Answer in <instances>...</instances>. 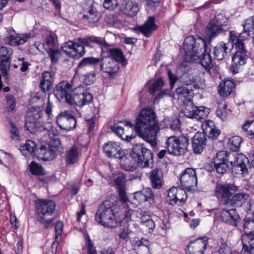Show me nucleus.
Listing matches in <instances>:
<instances>
[{"instance_id":"nucleus-1","label":"nucleus","mask_w":254,"mask_h":254,"mask_svg":"<svg viewBox=\"0 0 254 254\" xmlns=\"http://www.w3.org/2000/svg\"><path fill=\"white\" fill-rule=\"evenodd\" d=\"M154 111L150 108L141 110L139 113L135 125L129 121H126V128L130 131L135 130L139 136L148 142L152 146L157 144V134L159 127L156 123Z\"/></svg>"},{"instance_id":"nucleus-2","label":"nucleus","mask_w":254,"mask_h":254,"mask_svg":"<svg viewBox=\"0 0 254 254\" xmlns=\"http://www.w3.org/2000/svg\"><path fill=\"white\" fill-rule=\"evenodd\" d=\"M183 49L186 62H192L198 60L201 54L200 64L210 75H215L217 72V67L212 66V59L210 55L206 53V43L203 39L200 37L195 38L192 36L187 37L184 41Z\"/></svg>"},{"instance_id":"nucleus-3","label":"nucleus","mask_w":254,"mask_h":254,"mask_svg":"<svg viewBox=\"0 0 254 254\" xmlns=\"http://www.w3.org/2000/svg\"><path fill=\"white\" fill-rule=\"evenodd\" d=\"M229 39L232 42L231 44V47L235 45L236 49V52L232 57V64L231 66V71L235 74L239 72L241 66L246 63L249 57V52L242 39V34L230 31Z\"/></svg>"},{"instance_id":"nucleus-4","label":"nucleus","mask_w":254,"mask_h":254,"mask_svg":"<svg viewBox=\"0 0 254 254\" xmlns=\"http://www.w3.org/2000/svg\"><path fill=\"white\" fill-rule=\"evenodd\" d=\"M203 132H198L192 138V147L194 153L200 154L206 146V135L210 138H216L220 134V130L216 128L214 122L206 120L202 124Z\"/></svg>"},{"instance_id":"nucleus-5","label":"nucleus","mask_w":254,"mask_h":254,"mask_svg":"<svg viewBox=\"0 0 254 254\" xmlns=\"http://www.w3.org/2000/svg\"><path fill=\"white\" fill-rule=\"evenodd\" d=\"M42 115V112L39 107L29 108L26 114L25 126L26 129L31 133L39 132V134L43 135L46 138V135L48 136L51 135L53 126L52 123L47 122L44 127H42L38 130V120Z\"/></svg>"},{"instance_id":"nucleus-6","label":"nucleus","mask_w":254,"mask_h":254,"mask_svg":"<svg viewBox=\"0 0 254 254\" xmlns=\"http://www.w3.org/2000/svg\"><path fill=\"white\" fill-rule=\"evenodd\" d=\"M37 220L46 228H51L53 225L56 210L55 202L49 199H39L36 202Z\"/></svg>"},{"instance_id":"nucleus-7","label":"nucleus","mask_w":254,"mask_h":254,"mask_svg":"<svg viewBox=\"0 0 254 254\" xmlns=\"http://www.w3.org/2000/svg\"><path fill=\"white\" fill-rule=\"evenodd\" d=\"M115 204L106 200L99 206L95 216V220L104 227L115 228L118 225L114 212Z\"/></svg>"},{"instance_id":"nucleus-8","label":"nucleus","mask_w":254,"mask_h":254,"mask_svg":"<svg viewBox=\"0 0 254 254\" xmlns=\"http://www.w3.org/2000/svg\"><path fill=\"white\" fill-rule=\"evenodd\" d=\"M131 157L140 168H152L153 165L151 152L143 144H137L132 148Z\"/></svg>"},{"instance_id":"nucleus-9","label":"nucleus","mask_w":254,"mask_h":254,"mask_svg":"<svg viewBox=\"0 0 254 254\" xmlns=\"http://www.w3.org/2000/svg\"><path fill=\"white\" fill-rule=\"evenodd\" d=\"M189 139L184 136L169 137L166 142V148L169 154L176 156L185 154L188 150Z\"/></svg>"},{"instance_id":"nucleus-10","label":"nucleus","mask_w":254,"mask_h":254,"mask_svg":"<svg viewBox=\"0 0 254 254\" xmlns=\"http://www.w3.org/2000/svg\"><path fill=\"white\" fill-rule=\"evenodd\" d=\"M104 152L109 157L118 158L121 160L122 168L126 170L129 169L130 165L128 163V159L126 157L124 150H123L118 142H109L104 147Z\"/></svg>"},{"instance_id":"nucleus-11","label":"nucleus","mask_w":254,"mask_h":254,"mask_svg":"<svg viewBox=\"0 0 254 254\" xmlns=\"http://www.w3.org/2000/svg\"><path fill=\"white\" fill-rule=\"evenodd\" d=\"M73 94L70 105L74 104L79 107H82L89 104L92 101V95L87 92L85 88L82 86H79L74 88L73 91Z\"/></svg>"},{"instance_id":"nucleus-12","label":"nucleus","mask_w":254,"mask_h":254,"mask_svg":"<svg viewBox=\"0 0 254 254\" xmlns=\"http://www.w3.org/2000/svg\"><path fill=\"white\" fill-rule=\"evenodd\" d=\"M73 91L71 85L67 81H63L56 86L54 92L58 100L69 104L73 95Z\"/></svg>"},{"instance_id":"nucleus-13","label":"nucleus","mask_w":254,"mask_h":254,"mask_svg":"<svg viewBox=\"0 0 254 254\" xmlns=\"http://www.w3.org/2000/svg\"><path fill=\"white\" fill-rule=\"evenodd\" d=\"M57 124L63 130L68 131L74 129L76 126L75 118L69 111H64L57 117Z\"/></svg>"},{"instance_id":"nucleus-14","label":"nucleus","mask_w":254,"mask_h":254,"mask_svg":"<svg viewBox=\"0 0 254 254\" xmlns=\"http://www.w3.org/2000/svg\"><path fill=\"white\" fill-rule=\"evenodd\" d=\"M184 110V114L188 118L195 119L197 120L206 118L209 113V109L204 107H197L192 105L191 102L186 104Z\"/></svg>"},{"instance_id":"nucleus-15","label":"nucleus","mask_w":254,"mask_h":254,"mask_svg":"<svg viewBox=\"0 0 254 254\" xmlns=\"http://www.w3.org/2000/svg\"><path fill=\"white\" fill-rule=\"evenodd\" d=\"M180 180L182 187L187 190H190L197 184L196 172L194 169L188 168L180 175Z\"/></svg>"},{"instance_id":"nucleus-16","label":"nucleus","mask_w":254,"mask_h":254,"mask_svg":"<svg viewBox=\"0 0 254 254\" xmlns=\"http://www.w3.org/2000/svg\"><path fill=\"white\" fill-rule=\"evenodd\" d=\"M168 196L170 204L174 205L183 204L187 199V196L185 190L180 187H172L168 192Z\"/></svg>"},{"instance_id":"nucleus-17","label":"nucleus","mask_w":254,"mask_h":254,"mask_svg":"<svg viewBox=\"0 0 254 254\" xmlns=\"http://www.w3.org/2000/svg\"><path fill=\"white\" fill-rule=\"evenodd\" d=\"M249 162V159L246 156L243 154H237L235 157L233 162L230 161L232 172L236 175H244L248 173L247 164Z\"/></svg>"},{"instance_id":"nucleus-18","label":"nucleus","mask_w":254,"mask_h":254,"mask_svg":"<svg viewBox=\"0 0 254 254\" xmlns=\"http://www.w3.org/2000/svg\"><path fill=\"white\" fill-rule=\"evenodd\" d=\"M12 54V51L10 48L3 46L0 48V68L3 77H6L8 74Z\"/></svg>"},{"instance_id":"nucleus-19","label":"nucleus","mask_w":254,"mask_h":254,"mask_svg":"<svg viewBox=\"0 0 254 254\" xmlns=\"http://www.w3.org/2000/svg\"><path fill=\"white\" fill-rule=\"evenodd\" d=\"M100 62L101 69L109 77L114 76L119 69V64L111 58L105 57Z\"/></svg>"},{"instance_id":"nucleus-20","label":"nucleus","mask_w":254,"mask_h":254,"mask_svg":"<svg viewBox=\"0 0 254 254\" xmlns=\"http://www.w3.org/2000/svg\"><path fill=\"white\" fill-rule=\"evenodd\" d=\"M238 190V187L232 184H218L215 188L216 195L225 200L230 199L234 192Z\"/></svg>"},{"instance_id":"nucleus-21","label":"nucleus","mask_w":254,"mask_h":254,"mask_svg":"<svg viewBox=\"0 0 254 254\" xmlns=\"http://www.w3.org/2000/svg\"><path fill=\"white\" fill-rule=\"evenodd\" d=\"M220 217L223 222L235 227L240 218L236 209L234 208H223L221 212Z\"/></svg>"},{"instance_id":"nucleus-22","label":"nucleus","mask_w":254,"mask_h":254,"mask_svg":"<svg viewBox=\"0 0 254 254\" xmlns=\"http://www.w3.org/2000/svg\"><path fill=\"white\" fill-rule=\"evenodd\" d=\"M207 245V239H197L190 242L187 252L189 254H203Z\"/></svg>"},{"instance_id":"nucleus-23","label":"nucleus","mask_w":254,"mask_h":254,"mask_svg":"<svg viewBox=\"0 0 254 254\" xmlns=\"http://www.w3.org/2000/svg\"><path fill=\"white\" fill-rule=\"evenodd\" d=\"M120 9L129 16L135 15L139 10L138 3L132 0H122Z\"/></svg>"},{"instance_id":"nucleus-24","label":"nucleus","mask_w":254,"mask_h":254,"mask_svg":"<svg viewBox=\"0 0 254 254\" xmlns=\"http://www.w3.org/2000/svg\"><path fill=\"white\" fill-rule=\"evenodd\" d=\"M35 156L38 159L44 161L52 160L56 158L53 151L50 149L45 142L41 144L39 148L36 149Z\"/></svg>"},{"instance_id":"nucleus-25","label":"nucleus","mask_w":254,"mask_h":254,"mask_svg":"<svg viewBox=\"0 0 254 254\" xmlns=\"http://www.w3.org/2000/svg\"><path fill=\"white\" fill-rule=\"evenodd\" d=\"M249 195L246 193H238L224 202L223 204L227 206H241L248 198Z\"/></svg>"},{"instance_id":"nucleus-26","label":"nucleus","mask_w":254,"mask_h":254,"mask_svg":"<svg viewBox=\"0 0 254 254\" xmlns=\"http://www.w3.org/2000/svg\"><path fill=\"white\" fill-rule=\"evenodd\" d=\"M234 85V82L232 80H223L221 82L218 88L219 94L223 97H227L232 93Z\"/></svg>"},{"instance_id":"nucleus-27","label":"nucleus","mask_w":254,"mask_h":254,"mask_svg":"<svg viewBox=\"0 0 254 254\" xmlns=\"http://www.w3.org/2000/svg\"><path fill=\"white\" fill-rule=\"evenodd\" d=\"M83 18L89 23H95L100 18L98 13L95 8L92 5L84 8Z\"/></svg>"},{"instance_id":"nucleus-28","label":"nucleus","mask_w":254,"mask_h":254,"mask_svg":"<svg viewBox=\"0 0 254 254\" xmlns=\"http://www.w3.org/2000/svg\"><path fill=\"white\" fill-rule=\"evenodd\" d=\"M137 28L145 36L149 37L152 31L157 29L155 24V18L153 17H149L143 25L138 27Z\"/></svg>"},{"instance_id":"nucleus-29","label":"nucleus","mask_w":254,"mask_h":254,"mask_svg":"<svg viewBox=\"0 0 254 254\" xmlns=\"http://www.w3.org/2000/svg\"><path fill=\"white\" fill-rule=\"evenodd\" d=\"M79 41L86 46L91 47H94L95 44L100 45L101 48H106L109 46V45L105 41L104 39L96 36L80 38Z\"/></svg>"},{"instance_id":"nucleus-30","label":"nucleus","mask_w":254,"mask_h":254,"mask_svg":"<svg viewBox=\"0 0 254 254\" xmlns=\"http://www.w3.org/2000/svg\"><path fill=\"white\" fill-rule=\"evenodd\" d=\"M80 151L79 147L74 144L67 151L65 154V161L67 164H73L79 158Z\"/></svg>"},{"instance_id":"nucleus-31","label":"nucleus","mask_w":254,"mask_h":254,"mask_svg":"<svg viewBox=\"0 0 254 254\" xmlns=\"http://www.w3.org/2000/svg\"><path fill=\"white\" fill-rule=\"evenodd\" d=\"M36 147V144L34 141L28 139L25 143L20 145L19 149L24 156L29 158L33 154L35 155Z\"/></svg>"},{"instance_id":"nucleus-32","label":"nucleus","mask_w":254,"mask_h":254,"mask_svg":"<svg viewBox=\"0 0 254 254\" xmlns=\"http://www.w3.org/2000/svg\"><path fill=\"white\" fill-rule=\"evenodd\" d=\"M149 180L151 185L153 189H159L162 187V176L159 169L155 168L150 172Z\"/></svg>"},{"instance_id":"nucleus-33","label":"nucleus","mask_w":254,"mask_h":254,"mask_svg":"<svg viewBox=\"0 0 254 254\" xmlns=\"http://www.w3.org/2000/svg\"><path fill=\"white\" fill-rule=\"evenodd\" d=\"M177 98L179 102L185 105L191 102L190 97V90L186 86L178 87L176 90Z\"/></svg>"},{"instance_id":"nucleus-34","label":"nucleus","mask_w":254,"mask_h":254,"mask_svg":"<svg viewBox=\"0 0 254 254\" xmlns=\"http://www.w3.org/2000/svg\"><path fill=\"white\" fill-rule=\"evenodd\" d=\"M229 43L226 44L223 42L219 43L214 48V58L218 61L223 60L227 53Z\"/></svg>"},{"instance_id":"nucleus-35","label":"nucleus","mask_w":254,"mask_h":254,"mask_svg":"<svg viewBox=\"0 0 254 254\" xmlns=\"http://www.w3.org/2000/svg\"><path fill=\"white\" fill-rule=\"evenodd\" d=\"M80 38H78L75 40V43L74 47L72 48L71 52H69V57L75 59H79L83 56L85 53L84 46L83 43L79 41Z\"/></svg>"},{"instance_id":"nucleus-36","label":"nucleus","mask_w":254,"mask_h":254,"mask_svg":"<svg viewBox=\"0 0 254 254\" xmlns=\"http://www.w3.org/2000/svg\"><path fill=\"white\" fill-rule=\"evenodd\" d=\"M152 197L153 194L150 188H146L141 191L134 193V198L139 203L150 201Z\"/></svg>"},{"instance_id":"nucleus-37","label":"nucleus","mask_w":254,"mask_h":254,"mask_svg":"<svg viewBox=\"0 0 254 254\" xmlns=\"http://www.w3.org/2000/svg\"><path fill=\"white\" fill-rule=\"evenodd\" d=\"M112 131L116 133L120 137L127 141H130L134 138L135 135L134 134H128L127 130H125L124 127L120 125H115L111 127Z\"/></svg>"},{"instance_id":"nucleus-38","label":"nucleus","mask_w":254,"mask_h":254,"mask_svg":"<svg viewBox=\"0 0 254 254\" xmlns=\"http://www.w3.org/2000/svg\"><path fill=\"white\" fill-rule=\"evenodd\" d=\"M29 37L27 34L11 35L7 38L6 42L11 46H18L24 44Z\"/></svg>"},{"instance_id":"nucleus-39","label":"nucleus","mask_w":254,"mask_h":254,"mask_svg":"<svg viewBox=\"0 0 254 254\" xmlns=\"http://www.w3.org/2000/svg\"><path fill=\"white\" fill-rule=\"evenodd\" d=\"M223 29L217 24H213V22L210 21L207 26L206 34L209 38H213L218 34L220 33Z\"/></svg>"},{"instance_id":"nucleus-40","label":"nucleus","mask_w":254,"mask_h":254,"mask_svg":"<svg viewBox=\"0 0 254 254\" xmlns=\"http://www.w3.org/2000/svg\"><path fill=\"white\" fill-rule=\"evenodd\" d=\"M107 58H111L116 61L117 63H123L125 62V58L122 51L117 48H111L108 50Z\"/></svg>"},{"instance_id":"nucleus-41","label":"nucleus","mask_w":254,"mask_h":254,"mask_svg":"<svg viewBox=\"0 0 254 254\" xmlns=\"http://www.w3.org/2000/svg\"><path fill=\"white\" fill-rule=\"evenodd\" d=\"M100 62L99 58L94 57H87L83 58L78 64L77 71H80L82 69L90 65H95Z\"/></svg>"},{"instance_id":"nucleus-42","label":"nucleus","mask_w":254,"mask_h":254,"mask_svg":"<svg viewBox=\"0 0 254 254\" xmlns=\"http://www.w3.org/2000/svg\"><path fill=\"white\" fill-rule=\"evenodd\" d=\"M231 114V110L227 108L226 104L220 105L216 111V116L222 121H226Z\"/></svg>"},{"instance_id":"nucleus-43","label":"nucleus","mask_w":254,"mask_h":254,"mask_svg":"<svg viewBox=\"0 0 254 254\" xmlns=\"http://www.w3.org/2000/svg\"><path fill=\"white\" fill-rule=\"evenodd\" d=\"M50 148L51 151H53L55 155L56 156L57 152L59 150L61 147V142L58 136H54L53 138L50 137V140L48 142H45Z\"/></svg>"},{"instance_id":"nucleus-44","label":"nucleus","mask_w":254,"mask_h":254,"mask_svg":"<svg viewBox=\"0 0 254 254\" xmlns=\"http://www.w3.org/2000/svg\"><path fill=\"white\" fill-rule=\"evenodd\" d=\"M244 33L250 36L254 29V16L246 19L243 22Z\"/></svg>"},{"instance_id":"nucleus-45","label":"nucleus","mask_w":254,"mask_h":254,"mask_svg":"<svg viewBox=\"0 0 254 254\" xmlns=\"http://www.w3.org/2000/svg\"><path fill=\"white\" fill-rule=\"evenodd\" d=\"M242 139L239 136H234L231 137L228 142V146L230 149L233 151H237L239 149Z\"/></svg>"},{"instance_id":"nucleus-46","label":"nucleus","mask_w":254,"mask_h":254,"mask_svg":"<svg viewBox=\"0 0 254 254\" xmlns=\"http://www.w3.org/2000/svg\"><path fill=\"white\" fill-rule=\"evenodd\" d=\"M63 223L61 221L58 222L55 226L56 235L55 237V241L53 243L52 247V249L57 248L58 242L61 239V235L63 231Z\"/></svg>"},{"instance_id":"nucleus-47","label":"nucleus","mask_w":254,"mask_h":254,"mask_svg":"<svg viewBox=\"0 0 254 254\" xmlns=\"http://www.w3.org/2000/svg\"><path fill=\"white\" fill-rule=\"evenodd\" d=\"M243 228L245 235L254 234V219L246 218L244 220Z\"/></svg>"},{"instance_id":"nucleus-48","label":"nucleus","mask_w":254,"mask_h":254,"mask_svg":"<svg viewBox=\"0 0 254 254\" xmlns=\"http://www.w3.org/2000/svg\"><path fill=\"white\" fill-rule=\"evenodd\" d=\"M140 223L143 227L146 228L149 231L153 230L155 227L154 221L149 216H141L140 217Z\"/></svg>"},{"instance_id":"nucleus-49","label":"nucleus","mask_w":254,"mask_h":254,"mask_svg":"<svg viewBox=\"0 0 254 254\" xmlns=\"http://www.w3.org/2000/svg\"><path fill=\"white\" fill-rule=\"evenodd\" d=\"M229 154L227 151L222 150L217 153L216 157L214 159V163L219 162L228 163L229 161Z\"/></svg>"},{"instance_id":"nucleus-50","label":"nucleus","mask_w":254,"mask_h":254,"mask_svg":"<svg viewBox=\"0 0 254 254\" xmlns=\"http://www.w3.org/2000/svg\"><path fill=\"white\" fill-rule=\"evenodd\" d=\"M29 170L30 172L33 175H42L45 174L42 166L34 161H32L30 163Z\"/></svg>"},{"instance_id":"nucleus-51","label":"nucleus","mask_w":254,"mask_h":254,"mask_svg":"<svg viewBox=\"0 0 254 254\" xmlns=\"http://www.w3.org/2000/svg\"><path fill=\"white\" fill-rule=\"evenodd\" d=\"M219 248L218 251L214 252L213 253H217V254H230L231 250L228 246L224 240L221 239L219 242Z\"/></svg>"},{"instance_id":"nucleus-52","label":"nucleus","mask_w":254,"mask_h":254,"mask_svg":"<svg viewBox=\"0 0 254 254\" xmlns=\"http://www.w3.org/2000/svg\"><path fill=\"white\" fill-rule=\"evenodd\" d=\"M249 236L248 235H243L242 236V242L243 248L241 251L242 254H251V251L254 248L248 244Z\"/></svg>"},{"instance_id":"nucleus-53","label":"nucleus","mask_w":254,"mask_h":254,"mask_svg":"<svg viewBox=\"0 0 254 254\" xmlns=\"http://www.w3.org/2000/svg\"><path fill=\"white\" fill-rule=\"evenodd\" d=\"M210 21L213 22V24H217L222 28L223 26L227 24V19L222 14H217Z\"/></svg>"},{"instance_id":"nucleus-54","label":"nucleus","mask_w":254,"mask_h":254,"mask_svg":"<svg viewBox=\"0 0 254 254\" xmlns=\"http://www.w3.org/2000/svg\"><path fill=\"white\" fill-rule=\"evenodd\" d=\"M164 85V82L161 78H159L154 81L151 86H149V93L153 95L156 92L159 91Z\"/></svg>"},{"instance_id":"nucleus-55","label":"nucleus","mask_w":254,"mask_h":254,"mask_svg":"<svg viewBox=\"0 0 254 254\" xmlns=\"http://www.w3.org/2000/svg\"><path fill=\"white\" fill-rule=\"evenodd\" d=\"M46 50L50 58L51 62L53 64L57 63L61 56L60 51L58 50L53 49L52 48H49Z\"/></svg>"},{"instance_id":"nucleus-56","label":"nucleus","mask_w":254,"mask_h":254,"mask_svg":"<svg viewBox=\"0 0 254 254\" xmlns=\"http://www.w3.org/2000/svg\"><path fill=\"white\" fill-rule=\"evenodd\" d=\"M114 182L118 190L126 189V179L124 175L120 174L114 180Z\"/></svg>"},{"instance_id":"nucleus-57","label":"nucleus","mask_w":254,"mask_h":254,"mask_svg":"<svg viewBox=\"0 0 254 254\" xmlns=\"http://www.w3.org/2000/svg\"><path fill=\"white\" fill-rule=\"evenodd\" d=\"M243 129L249 136H254V121H248L243 126Z\"/></svg>"},{"instance_id":"nucleus-58","label":"nucleus","mask_w":254,"mask_h":254,"mask_svg":"<svg viewBox=\"0 0 254 254\" xmlns=\"http://www.w3.org/2000/svg\"><path fill=\"white\" fill-rule=\"evenodd\" d=\"M75 41H69L64 43L61 46V50L69 57V52H71L72 48L74 46Z\"/></svg>"},{"instance_id":"nucleus-59","label":"nucleus","mask_w":254,"mask_h":254,"mask_svg":"<svg viewBox=\"0 0 254 254\" xmlns=\"http://www.w3.org/2000/svg\"><path fill=\"white\" fill-rule=\"evenodd\" d=\"M146 2V8L148 12L155 10L160 0H144Z\"/></svg>"},{"instance_id":"nucleus-60","label":"nucleus","mask_w":254,"mask_h":254,"mask_svg":"<svg viewBox=\"0 0 254 254\" xmlns=\"http://www.w3.org/2000/svg\"><path fill=\"white\" fill-rule=\"evenodd\" d=\"M215 169L219 174H224L228 168V163L219 162L214 163Z\"/></svg>"},{"instance_id":"nucleus-61","label":"nucleus","mask_w":254,"mask_h":254,"mask_svg":"<svg viewBox=\"0 0 254 254\" xmlns=\"http://www.w3.org/2000/svg\"><path fill=\"white\" fill-rule=\"evenodd\" d=\"M85 244L87 247V254H97L96 248L94 246L89 236H87V239Z\"/></svg>"},{"instance_id":"nucleus-62","label":"nucleus","mask_w":254,"mask_h":254,"mask_svg":"<svg viewBox=\"0 0 254 254\" xmlns=\"http://www.w3.org/2000/svg\"><path fill=\"white\" fill-rule=\"evenodd\" d=\"M7 108L9 111H12L14 110L15 106V101L14 97L11 95H7L6 96Z\"/></svg>"},{"instance_id":"nucleus-63","label":"nucleus","mask_w":254,"mask_h":254,"mask_svg":"<svg viewBox=\"0 0 254 254\" xmlns=\"http://www.w3.org/2000/svg\"><path fill=\"white\" fill-rule=\"evenodd\" d=\"M10 131L11 133V138L14 140H18L19 139V131L15 126L14 123L10 122Z\"/></svg>"},{"instance_id":"nucleus-64","label":"nucleus","mask_w":254,"mask_h":254,"mask_svg":"<svg viewBox=\"0 0 254 254\" xmlns=\"http://www.w3.org/2000/svg\"><path fill=\"white\" fill-rule=\"evenodd\" d=\"M118 5V0H104V7L107 9H113Z\"/></svg>"}]
</instances>
